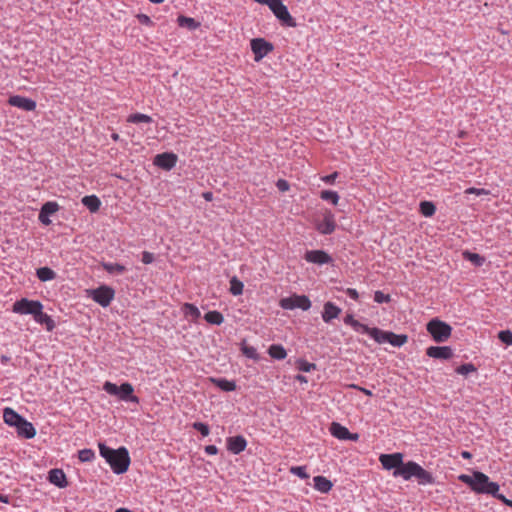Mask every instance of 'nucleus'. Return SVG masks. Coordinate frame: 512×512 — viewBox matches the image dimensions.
Masks as SVG:
<instances>
[{
	"label": "nucleus",
	"mask_w": 512,
	"mask_h": 512,
	"mask_svg": "<svg viewBox=\"0 0 512 512\" xmlns=\"http://www.w3.org/2000/svg\"><path fill=\"white\" fill-rule=\"evenodd\" d=\"M100 455L109 463L115 474L125 473L130 465L129 452L125 447L112 449L105 444H99Z\"/></svg>",
	"instance_id": "1"
},
{
	"label": "nucleus",
	"mask_w": 512,
	"mask_h": 512,
	"mask_svg": "<svg viewBox=\"0 0 512 512\" xmlns=\"http://www.w3.org/2000/svg\"><path fill=\"white\" fill-rule=\"evenodd\" d=\"M400 476L404 480H410L416 478L419 485L434 484L435 478L432 473L422 468L418 463L414 461H408L405 463V468L398 471Z\"/></svg>",
	"instance_id": "2"
},
{
	"label": "nucleus",
	"mask_w": 512,
	"mask_h": 512,
	"mask_svg": "<svg viewBox=\"0 0 512 512\" xmlns=\"http://www.w3.org/2000/svg\"><path fill=\"white\" fill-rule=\"evenodd\" d=\"M103 389L106 393L117 396L122 401L139 403V398L133 395V386L128 382L118 386L115 383L107 381L104 383Z\"/></svg>",
	"instance_id": "3"
},
{
	"label": "nucleus",
	"mask_w": 512,
	"mask_h": 512,
	"mask_svg": "<svg viewBox=\"0 0 512 512\" xmlns=\"http://www.w3.org/2000/svg\"><path fill=\"white\" fill-rule=\"evenodd\" d=\"M426 329L428 333L432 336L433 340L437 343L447 341L452 333V327L448 323L438 318L431 319L427 323Z\"/></svg>",
	"instance_id": "4"
},
{
	"label": "nucleus",
	"mask_w": 512,
	"mask_h": 512,
	"mask_svg": "<svg viewBox=\"0 0 512 512\" xmlns=\"http://www.w3.org/2000/svg\"><path fill=\"white\" fill-rule=\"evenodd\" d=\"M471 489L479 494H495L499 491V485L490 481L486 474L474 471V482Z\"/></svg>",
	"instance_id": "5"
},
{
	"label": "nucleus",
	"mask_w": 512,
	"mask_h": 512,
	"mask_svg": "<svg viewBox=\"0 0 512 512\" xmlns=\"http://www.w3.org/2000/svg\"><path fill=\"white\" fill-rule=\"evenodd\" d=\"M268 7L282 25L287 27H296L297 23L295 19L291 16L288 8L283 4L281 0H270Z\"/></svg>",
	"instance_id": "6"
},
{
	"label": "nucleus",
	"mask_w": 512,
	"mask_h": 512,
	"mask_svg": "<svg viewBox=\"0 0 512 512\" xmlns=\"http://www.w3.org/2000/svg\"><path fill=\"white\" fill-rule=\"evenodd\" d=\"M13 312L18 314H26L32 315L33 318L37 315L40 310H43V305L38 300H29L27 298H22L17 300L13 304Z\"/></svg>",
	"instance_id": "7"
},
{
	"label": "nucleus",
	"mask_w": 512,
	"mask_h": 512,
	"mask_svg": "<svg viewBox=\"0 0 512 512\" xmlns=\"http://www.w3.org/2000/svg\"><path fill=\"white\" fill-rule=\"evenodd\" d=\"M383 468L387 470L394 469L393 475L395 477L400 476L398 471L405 468V463L403 462V454L402 453H393V454H382L379 458Z\"/></svg>",
	"instance_id": "8"
},
{
	"label": "nucleus",
	"mask_w": 512,
	"mask_h": 512,
	"mask_svg": "<svg viewBox=\"0 0 512 512\" xmlns=\"http://www.w3.org/2000/svg\"><path fill=\"white\" fill-rule=\"evenodd\" d=\"M279 304L281 308L286 310L300 308L303 311H307L311 307V301L306 295H293L290 297L282 298Z\"/></svg>",
	"instance_id": "9"
},
{
	"label": "nucleus",
	"mask_w": 512,
	"mask_h": 512,
	"mask_svg": "<svg viewBox=\"0 0 512 512\" xmlns=\"http://www.w3.org/2000/svg\"><path fill=\"white\" fill-rule=\"evenodd\" d=\"M115 296V290L107 285H102L96 289L91 290L92 299L101 305L107 307L110 305Z\"/></svg>",
	"instance_id": "10"
},
{
	"label": "nucleus",
	"mask_w": 512,
	"mask_h": 512,
	"mask_svg": "<svg viewBox=\"0 0 512 512\" xmlns=\"http://www.w3.org/2000/svg\"><path fill=\"white\" fill-rule=\"evenodd\" d=\"M251 50L255 55V60L259 61L265 57L268 53L273 51L274 46L272 43L266 41L263 38H254L251 40Z\"/></svg>",
	"instance_id": "11"
},
{
	"label": "nucleus",
	"mask_w": 512,
	"mask_h": 512,
	"mask_svg": "<svg viewBox=\"0 0 512 512\" xmlns=\"http://www.w3.org/2000/svg\"><path fill=\"white\" fill-rule=\"evenodd\" d=\"M178 157L174 153L164 152L157 154L154 158V164L161 169L171 170L177 163Z\"/></svg>",
	"instance_id": "12"
},
{
	"label": "nucleus",
	"mask_w": 512,
	"mask_h": 512,
	"mask_svg": "<svg viewBox=\"0 0 512 512\" xmlns=\"http://www.w3.org/2000/svg\"><path fill=\"white\" fill-rule=\"evenodd\" d=\"M305 260L314 264H329L333 261L332 257L323 250H311L305 254Z\"/></svg>",
	"instance_id": "13"
},
{
	"label": "nucleus",
	"mask_w": 512,
	"mask_h": 512,
	"mask_svg": "<svg viewBox=\"0 0 512 512\" xmlns=\"http://www.w3.org/2000/svg\"><path fill=\"white\" fill-rule=\"evenodd\" d=\"M427 356L435 359L448 360L453 356V350L449 346H430L426 350Z\"/></svg>",
	"instance_id": "14"
},
{
	"label": "nucleus",
	"mask_w": 512,
	"mask_h": 512,
	"mask_svg": "<svg viewBox=\"0 0 512 512\" xmlns=\"http://www.w3.org/2000/svg\"><path fill=\"white\" fill-rule=\"evenodd\" d=\"M8 103L24 111H33L36 108V102L34 100L20 95L11 96L8 99Z\"/></svg>",
	"instance_id": "15"
},
{
	"label": "nucleus",
	"mask_w": 512,
	"mask_h": 512,
	"mask_svg": "<svg viewBox=\"0 0 512 512\" xmlns=\"http://www.w3.org/2000/svg\"><path fill=\"white\" fill-rule=\"evenodd\" d=\"M316 228L323 235L332 234L336 229L334 215L331 212L325 213L323 220L317 224Z\"/></svg>",
	"instance_id": "16"
},
{
	"label": "nucleus",
	"mask_w": 512,
	"mask_h": 512,
	"mask_svg": "<svg viewBox=\"0 0 512 512\" xmlns=\"http://www.w3.org/2000/svg\"><path fill=\"white\" fill-rule=\"evenodd\" d=\"M247 447V441L242 435L227 438V449L233 454H240Z\"/></svg>",
	"instance_id": "17"
},
{
	"label": "nucleus",
	"mask_w": 512,
	"mask_h": 512,
	"mask_svg": "<svg viewBox=\"0 0 512 512\" xmlns=\"http://www.w3.org/2000/svg\"><path fill=\"white\" fill-rule=\"evenodd\" d=\"M342 310L334 303L328 301L324 304L322 319L325 323H330L333 319H336L341 314Z\"/></svg>",
	"instance_id": "18"
},
{
	"label": "nucleus",
	"mask_w": 512,
	"mask_h": 512,
	"mask_svg": "<svg viewBox=\"0 0 512 512\" xmlns=\"http://www.w3.org/2000/svg\"><path fill=\"white\" fill-rule=\"evenodd\" d=\"M48 480L59 488H65L68 485L66 475L61 469H51L48 474Z\"/></svg>",
	"instance_id": "19"
},
{
	"label": "nucleus",
	"mask_w": 512,
	"mask_h": 512,
	"mask_svg": "<svg viewBox=\"0 0 512 512\" xmlns=\"http://www.w3.org/2000/svg\"><path fill=\"white\" fill-rule=\"evenodd\" d=\"M17 434L26 439H32L36 435V429L32 423L28 422L25 418L16 426Z\"/></svg>",
	"instance_id": "20"
},
{
	"label": "nucleus",
	"mask_w": 512,
	"mask_h": 512,
	"mask_svg": "<svg viewBox=\"0 0 512 512\" xmlns=\"http://www.w3.org/2000/svg\"><path fill=\"white\" fill-rule=\"evenodd\" d=\"M3 418L4 422L9 426H18V424L21 423V421L24 419L23 416L18 414L15 410L12 408H5L3 411Z\"/></svg>",
	"instance_id": "21"
},
{
	"label": "nucleus",
	"mask_w": 512,
	"mask_h": 512,
	"mask_svg": "<svg viewBox=\"0 0 512 512\" xmlns=\"http://www.w3.org/2000/svg\"><path fill=\"white\" fill-rule=\"evenodd\" d=\"M330 432L334 437L340 440H347L350 437L349 430L337 422H332Z\"/></svg>",
	"instance_id": "22"
},
{
	"label": "nucleus",
	"mask_w": 512,
	"mask_h": 512,
	"mask_svg": "<svg viewBox=\"0 0 512 512\" xmlns=\"http://www.w3.org/2000/svg\"><path fill=\"white\" fill-rule=\"evenodd\" d=\"M313 481L315 489L322 493H328L333 487V483L324 476H315Z\"/></svg>",
	"instance_id": "23"
},
{
	"label": "nucleus",
	"mask_w": 512,
	"mask_h": 512,
	"mask_svg": "<svg viewBox=\"0 0 512 512\" xmlns=\"http://www.w3.org/2000/svg\"><path fill=\"white\" fill-rule=\"evenodd\" d=\"M82 204L92 213L99 210L101 201L96 195H87L82 198Z\"/></svg>",
	"instance_id": "24"
},
{
	"label": "nucleus",
	"mask_w": 512,
	"mask_h": 512,
	"mask_svg": "<svg viewBox=\"0 0 512 512\" xmlns=\"http://www.w3.org/2000/svg\"><path fill=\"white\" fill-rule=\"evenodd\" d=\"M391 331H384L377 327L372 328L370 336L379 344L390 341Z\"/></svg>",
	"instance_id": "25"
},
{
	"label": "nucleus",
	"mask_w": 512,
	"mask_h": 512,
	"mask_svg": "<svg viewBox=\"0 0 512 512\" xmlns=\"http://www.w3.org/2000/svg\"><path fill=\"white\" fill-rule=\"evenodd\" d=\"M34 320L39 324L45 325L48 331H52L55 328L54 320L42 310L37 313Z\"/></svg>",
	"instance_id": "26"
},
{
	"label": "nucleus",
	"mask_w": 512,
	"mask_h": 512,
	"mask_svg": "<svg viewBox=\"0 0 512 512\" xmlns=\"http://www.w3.org/2000/svg\"><path fill=\"white\" fill-rule=\"evenodd\" d=\"M211 381L225 392H231L236 389V383L234 381L227 380L225 378H211Z\"/></svg>",
	"instance_id": "27"
},
{
	"label": "nucleus",
	"mask_w": 512,
	"mask_h": 512,
	"mask_svg": "<svg viewBox=\"0 0 512 512\" xmlns=\"http://www.w3.org/2000/svg\"><path fill=\"white\" fill-rule=\"evenodd\" d=\"M268 354L270 357L276 360H283L287 356V352L282 345L273 344L268 349Z\"/></svg>",
	"instance_id": "28"
},
{
	"label": "nucleus",
	"mask_w": 512,
	"mask_h": 512,
	"mask_svg": "<svg viewBox=\"0 0 512 512\" xmlns=\"http://www.w3.org/2000/svg\"><path fill=\"white\" fill-rule=\"evenodd\" d=\"M204 319L209 323L213 325H221L224 322V316L221 312L213 310L208 311L204 315Z\"/></svg>",
	"instance_id": "29"
},
{
	"label": "nucleus",
	"mask_w": 512,
	"mask_h": 512,
	"mask_svg": "<svg viewBox=\"0 0 512 512\" xmlns=\"http://www.w3.org/2000/svg\"><path fill=\"white\" fill-rule=\"evenodd\" d=\"M177 22L180 27H186L189 30H195L200 26V23L197 22L194 18L186 17L183 15L178 17Z\"/></svg>",
	"instance_id": "30"
},
{
	"label": "nucleus",
	"mask_w": 512,
	"mask_h": 512,
	"mask_svg": "<svg viewBox=\"0 0 512 512\" xmlns=\"http://www.w3.org/2000/svg\"><path fill=\"white\" fill-rule=\"evenodd\" d=\"M36 275L39 280L46 282L53 280L56 277V273L49 267H40L36 271Z\"/></svg>",
	"instance_id": "31"
},
{
	"label": "nucleus",
	"mask_w": 512,
	"mask_h": 512,
	"mask_svg": "<svg viewBox=\"0 0 512 512\" xmlns=\"http://www.w3.org/2000/svg\"><path fill=\"white\" fill-rule=\"evenodd\" d=\"M102 267L109 274L120 275V274H123L126 271V267L124 265H122V264H119V263L103 262L102 263Z\"/></svg>",
	"instance_id": "32"
},
{
	"label": "nucleus",
	"mask_w": 512,
	"mask_h": 512,
	"mask_svg": "<svg viewBox=\"0 0 512 512\" xmlns=\"http://www.w3.org/2000/svg\"><path fill=\"white\" fill-rule=\"evenodd\" d=\"M408 341V336L406 334H395L391 332L390 334V343L394 347H401L406 344Z\"/></svg>",
	"instance_id": "33"
},
{
	"label": "nucleus",
	"mask_w": 512,
	"mask_h": 512,
	"mask_svg": "<svg viewBox=\"0 0 512 512\" xmlns=\"http://www.w3.org/2000/svg\"><path fill=\"white\" fill-rule=\"evenodd\" d=\"M436 207L433 202L430 201H422L420 203V212L425 217H431L435 214Z\"/></svg>",
	"instance_id": "34"
},
{
	"label": "nucleus",
	"mask_w": 512,
	"mask_h": 512,
	"mask_svg": "<svg viewBox=\"0 0 512 512\" xmlns=\"http://www.w3.org/2000/svg\"><path fill=\"white\" fill-rule=\"evenodd\" d=\"M244 285L243 283L236 277H232L230 280V292L234 296L241 295L243 292Z\"/></svg>",
	"instance_id": "35"
},
{
	"label": "nucleus",
	"mask_w": 512,
	"mask_h": 512,
	"mask_svg": "<svg viewBox=\"0 0 512 512\" xmlns=\"http://www.w3.org/2000/svg\"><path fill=\"white\" fill-rule=\"evenodd\" d=\"M320 198L325 201H330L334 205H337L339 201L338 193L332 190H322L320 192Z\"/></svg>",
	"instance_id": "36"
},
{
	"label": "nucleus",
	"mask_w": 512,
	"mask_h": 512,
	"mask_svg": "<svg viewBox=\"0 0 512 512\" xmlns=\"http://www.w3.org/2000/svg\"><path fill=\"white\" fill-rule=\"evenodd\" d=\"M128 122L130 123H151L153 120L149 115L142 114V113H135L131 114L128 119Z\"/></svg>",
	"instance_id": "37"
},
{
	"label": "nucleus",
	"mask_w": 512,
	"mask_h": 512,
	"mask_svg": "<svg viewBox=\"0 0 512 512\" xmlns=\"http://www.w3.org/2000/svg\"><path fill=\"white\" fill-rule=\"evenodd\" d=\"M183 310L186 316H190L193 319H197L200 317V311L194 304L185 303L183 306Z\"/></svg>",
	"instance_id": "38"
},
{
	"label": "nucleus",
	"mask_w": 512,
	"mask_h": 512,
	"mask_svg": "<svg viewBox=\"0 0 512 512\" xmlns=\"http://www.w3.org/2000/svg\"><path fill=\"white\" fill-rule=\"evenodd\" d=\"M58 208L59 206L56 202H46L42 206L39 214H43V217L45 216V214L52 215L58 210Z\"/></svg>",
	"instance_id": "39"
},
{
	"label": "nucleus",
	"mask_w": 512,
	"mask_h": 512,
	"mask_svg": "<svg viewBox=\"0 0 512 512\" xmlns=\"http://www.w3.org/2000/svg\"><path fill=\"white\" fill-rule=\"evenodd\" d=\"M78 457L81 462H90L95 458V453L92 449H82L78 452Z\"/></svg>",
	"instance_id": "40"
},
{
	"label": "nucleus",
	"mask_w": 512,
	"mask_h": 512,
	"mask_svg": "<svg viewBox=\"0 0 512 512\" xmlns=\"http://www.w3.org/2000/svg\"><path fill=\"white\" fill-rule=\"evenodd\" d=\"M241 351H242V353L247 358H250V359H253V360H258L259 359V355L257 354V350L253 346L243 345L241 347Z\"/></svg>",
	"instance_id": "41"
},
{
	"label": "nucleus",
	"mask_w": 512,
	"mask_h": 512,
	"mask_svg": "<svg viewBox=\"0 0 512 512\" xmlns=\"http://www.w3.org/2000/svg\"><path fill=\"white\" fill-rule=\"evenodd\" d=\"M476 367L472 363H466L456 368V373L460 375H468L471 372H475Z\"/></svg>",
	"instance_id": "42"
},
{
	"label": "nucleus",
	"mask_w": 512,
	"mask_h": 512,
	"mask_svg": "<svg viewBox=\"0 0 512 512\" xmlns=\"http://www.w3.org/2000/svg\"><path fill=\"white\" fill-rule=\"evenodd\" d=\"M498 338L506 345H512V332L510 330H503L498 333Z\"/></svg>",
	"instance_id": "43"
},
{
	"label": "nucleus",
	"mask_w": 512,
	"mask_h": 512,
	"mask_svg": "<svg viewBox=\"0 0 512 512\" xmlns=\"http://www.w3.org/2000/svg\"><path fill=\"white\" fill-rule=\"evenodd\" d=\"M192 427L199 431L201 433L202 436H208L209 433H210V429H209V426L206 424V423H203V422H194L192 424Z\"/></svg>",
	"instance_id": "44"
},
{
	"label": "nucleus",
	"mask_w": 512,
	"mask_h": 512,
	"mask_svg": "<svg viewBox=\"0 0 512 512\" xmlns=\"http://www.w3.org/2000/svg\"><path fill=\"white\" fill-rule=\"evenodd\" d=\"M290 472L294 475H297L301 479L309 478V475L306 472V468L304 466H294L291 467Z\"/></svg>",
	"instance_id": "45"
},
{
	"label": "nucleus",
	"mask_w": 512,
	"mask_h": 512,
	"mask_svg": "<svg viewBox=\"0 0 512 512\" xmlns=\"http://www.w3.org/2000/svg\"><path fill=\"white\" fill-rule=\"evenodd\" d=\"M465 255H466L467 259H469L471 262H473L477 266H481L484 263L485 259L482 256H480L479 254L466 252Z\"/></svg>",
	"instance_id": "46"
},
{
	"label": "nucleus",
	"mask_w": 512,
	"mask_h": 512,
	"mask_svg": "<svg viewBox=\"0 0 512 512\" xmlns=\"http://www.w3.org/2000/svg\"><path fill=\"white\" fill-rule=\"evenodd\" d=\"M391 298L389 294H384L382 291H376L374 293V301L381 304V303H388L390 302Z\"/></svg>",
	"instance_id": "47"
},
{
	"label": "nucleus",
	"mask_w": 512,
	"mask_h": 512,
	"mask_svg": "<svg viewBox=\"0 0 512 512\" xmlns=\"http://www.w3.org/2000/svg\"><path fill=\"white\" fill-rule=\"evenodd\" d=\"M298 369L303 372H310L316 369V365L314 363H309L305 360L298 361Z\"/></svg>",
	"instance_id": "48"
},
{
	"label": "nucleus",
	"mask_w": 512,
	"mask_h": 512,
	"mask_svg": "<svg viewBox=\"0 0 512 512\" xmlns=\"http://www.w3.org/2000/svg\"><path fill=\"white\" fill-rule=\"evenodd\" d=\"M458 479L467 484L470 488H472L473 482H474V473L472 475L467 474H461L459 475Z\"/></svg>",
	"instance_id": "49"
},
{
	"label": "nucleus",
	"mask_w": 512,
	"mask_h": 512,
	"mask_svg": "<svg viewBox=\"0 0 512 512\" xmlns=\"http://www.w3.org/2000/svg\"><path fill=\"white\" fill-rule=\"evenodd\" d=\"M358 325L359 326H354L352 327L355 331L359 332V333H364V334H371V330L372 328L368 327L367 325L365 324H362L358 321Z\"/></svg>",
	"instance_id": "50"
},
{
	"label": "nucleus",
	"mask_w": 512,
	"mask_h": 512,
	"mask_svg": "<svg viewBox=\"0 0 512 512\" xmlns=\"http://www.w3.org/2000/svg\"><path fill=\"white\" fill-rule=\"evenodd\" d=\"M141 261L144 263V264H150L154 261V254L153 253H150L148 251H144L142 253V259Z\"/></svg>",
	"instance_id": "51"
},
{
	"label": "nucleus",
	"mask_w": 512,
	"mask_h": 512,
	"mask_svg": "<svg viewBox=\"0 0 512 512\" xmlns=\"http://www.w3.org/2000/svg\"><path fill=\"white\" fill-rule=\"evenodd\" d=\"M276 186L277 188L281 191V192H285V191H288L289 188H290V185L289 183L286 181V180H283V179H279L276 183Z\"/></svg>",
	"instance_id": "52"
},
{
	"label": "nucleus",
	"mask_w": 512,
	"mask_h": 512,
	"mask_svg": "<svg viewBox=\"0 0 512 512\" xmlns=\"http://www.w3.org/2000/svg\"><path fill=\"white\" fill-rule=\"evenodd\" d=\"M465 193H467V194H476V195H487L488 191L485 190V189H479V188L471 187V188H468L465 191Z\"/></svg>",
	"instance_id": "53"
},
{
	"label": "nucleus",
	"mask_w": 512,
	"mask_h": 512,
	"mask_svg": "<svg viewBox=\"0 0 512 512\" xmlns=\"http://www.w3.org/2000/svg\"><path fill=\"white\" fill-rule=\"evenodd\" d=\"M344 323L350 325L351 327L359 326L358 320L354 319L352 314H347L344 318Z\"/></svg>",
	"instance_id": "54"
},
{
	"label": "nucleus",
	"mask_w": 512,
	"mask_h": 512,
	"mask_svg": "<svg viewBox=\"0 0 512 512\" xmlns=\"http://www.w3.org/2000/svg\"><path fill=\"white\" fill-rule=\"evenodd\" d=\"M137 19L143 25H152V21H151L150 17L146 14H138Z\"/></svg>",
	"instance_id": "55"
},
{
	"label": "nucleus",
	"mask_w": 512,
	"mask_h": 512,
	"mask_svg": "<svg viewBox=\"0 0 512 512\" xmlns=\"http://www.w3.org/2000/svg\"><path fill=\"white\" fill-rule=\"evenodd\" d=\"M346 294L351 298V299H354V300H357L359 298V294L357 292L356 289L354 288H348L346 290Z\"/></svg>",
	"instance_id": "56"
},
{
	"label": "nucleus",
	"mask_w": 512,
	"mask_h": 512,
	"mask_svg": "<svg viewBox=\"0 0 512 512\" xmlns=\"http://www.w3.org/2000/svg\"><path fill=\"white\" fill-rule=\"evenodd\" d=\"M337 176H338V172H333L332 174L325 176L323 178V181L328 184H332L335 181V179L337 178Z\"/></svg>",
	"instance_id": "57"
},
{
	"label": "nucleus",
	"mask_w": 512,
	"mask_h": 512,
	"mask_svg": "<svg viewBox=\"0 0 512 512\" xmlns=\"http://www.w3.org/2000/svg\"><path fill=\"white\" fill-rule=\"evenodd\" d=\"M205 452L209 455H216L218 453V448L215 445H207L205 447Z\"/></svg>",
	"instance_id": "58"
},
{
	"label": "nucleus",
	"mask_w": 512,
	"mask_h": 512,
	"mask_svg": "<svg viewBox=\"0 0 512 512\" xmlns=\"http://www.w3.org/2000/svg\"><path fill=\"white\" fill-rule=\"evenodd\" d=\"M491 495L497 498L498 500L502 501L505 505L508 503V499L503 494H500L499 491Z\"/></svg>",
	"instance_id": "59"
},
{
	"label": "nucleus",
	"mask_w": 512,
	"mask_h": 512,
	"mask_svg": "<svg viewBox=\"0 0 512 512\" xmlns=\"http://www.w3.org/2000/svg\"><path fill=\"white\" fill-rule=\"evenodd\" d=\"M39 220L44 225H49L51 223V221L49 219V215H47V214H45L44 217H43V214H39Z\"/></svg>",
	"instance_id": "60"
},
{
	"label": "nucleus",
	"mask_w": 512,
	"mask_h": 512,
	"mask_svg": "<svg viewBox=\"0 0 512 512\" xmlns=\"http://www.w3.org/2000/svg\"><path fill=\"white\" fill-rule=\"evenodd\" d=\"M352 387H353V388H355V389H359L361 392H363V393H364L365 395H367V396H372V395H373L372 391H371V390H368V389H366V388L359 387V386H357V385H352Z\"/></svg>",
	"instance_id": "61"
},
{
	"label": "nucleus",
	"mask_w": 512,
	"mask_h": 512,
	"mask_svg": "<svg viewBox=\"0 0 512 512\" xmlns=\"http://www.w3.org/2000/svg\"><path fill=\"white\" fill-rule=\"evenodd\" d=\"M203 198L206 201H211L213 199V193L212 192H204L203 193Z\"/></svg>",
	"instance_id": "62"
},
{
	"label": "nucleus",
	"mask_w": 512,
	"mask_h": 512,
	"mask_svg": "<svg viewBox=\"0 0 512 512\" xmlns=\"http://www.w3.org/2000/svg\"><path fill=\"white\" fill-rule=\"evenodd\" d=\"M0 501L8 504L10 502V498L7 495L0 494Z\"/></svg>",
	"instance_id": "63"
},
{
	"label": "nucleus",
	"mask_w": 512,
	"mask_h": 512,
	"mask_svg": "<svg viewBox=\"0 0 512 512\" xmlns=\"http://www.w3.org/2000/svg\"><path fill=\"white\" fill-rule=\"evenodd\" d=\"M359 439V435L357 433H350V437L347 440L357 441Z\"/></svg>",
	"instance_id": "64"
}]
</instances>
